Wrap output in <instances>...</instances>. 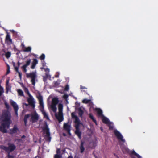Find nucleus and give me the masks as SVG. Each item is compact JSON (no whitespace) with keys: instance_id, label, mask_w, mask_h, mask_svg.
Wrapping results in <instances>:
<instances>
[{"instance_id":"obj_1","label":"nucleus","mask_w":158,"mask_h":158,"mask_svg":"<svg viewBox=\"0 0 158 158\" xmlns=\"http://www.w3.org/2000/svg\"><path fill=\"white\" fill-rule=\"evenodd\" d=\"M2 122L0 126V131L3 133L7 132L6 128L8 129L11 123V114L7 110L3 112L2 117Z\"/></svg>"},{"instance_id":"obj_2","label":"nucleus","mask_w":158,"mask_h":158,"mask_svg":"<svg viewBox=\"0 0 158 158\" xmlns=\"http://www.w3.org/2000/svg\"><path fill=\"white\" fill-rule=\"evenodd\" d=\"M72 118L74 119V123H75V127L76 130L75 133L77 135L80 139H81V132L80 131L79 127L81 123L80 120L78 117L75 115L74 112H72L71 114Z\"/></svg>"},{"instance_id":"obj_3","label":"nucleus","mask_w":158,"mask_h":158,"mask_svg":"<svg viewBox=\"0 0 158 158\" xmlns=\"http://www.w3.org/2000/svg\"><path fill=\"white\" fill-rule=\"evenodd\" d=\"M26 75L27 78L31 79V84L34 86L35 84V81L37 78L36 72H32L29 73H26Z\"/></svg>"},{"instance_id":"obj_4","label":"nucleus","mask_w":158,"mask_h":158,"mask_svg":"<svg viewBox=\"0 0 158 158\" xmlns=\"http://www.w3.org/2000/svg\"><path fill=\"white\" fill-rule=\"evenodd\" d=\"M44 131H45L46 135L45 136V138L46 141L50 142L51 139V137L50 136V133L49 132V129L47 125L43 128Z\"/></svg>"},{"instance_id":"obj_5","label":"nucleus","mask_w":158,"mask_h":158,"mask_svg":"<svg viewBox=\"0 0 158 158\" xmlns=\"http://www.w3.org/2000/svg\"><path fill=\"white\" fill-rule=\"evenodd\" d=\"M63 129L67 132L68 134L69 135H71V134L70 133L71 130V125L68 123H64L63 124Z\"/></svg>"},{"instance_id":"obj_6","label":"nucleus","mask_w":158,"mask_h":158,"mask_svg":"<svg viewBox=\"0 0 158 158\" xmlns=\"http://www.w3.org/2000/svg\"><path fill=\"white\" fill-rule=\"evenodd\" d=\"M114 133L118 139L120 140L123 143L125 142V140L123 139V136L119 131L117 130H115Z\"/></svg>"},{"instance_id":"obj_7","label":"nucleus","mask_w":158,"mask_h":158,"mask_svg":"<svg viewBox=\"0 0 158 158\" xmlns=\"http://www.w3.org/2000/svg\"><path fill=\"white\" fill-rule=\"evenodd\" d=\"M39 119V116L37 113L32 114L31 115V118L30 121L34 123L37 122Z\"/></svg>"},{"instance_id":"obj_8","label":"nucleus","mask_w":158,"mask_h":158,"mask_svg":"<svg viewBox=\"0 0 158 158\" xmlns=\"http://www.w3.org/2000/svg\"><path fill=\"white\" fill-rule=\"evenodd\" d=\"M31 62V60L30 59H27L26 61V64L21 67V68L23 69L25 73L27 72V69L26 68L30 64Z\"/></svg>"},{"instance_id":"obj_9","label":"nucleus","mask_w":158,"mask_h":158,"mask_svg":"<svg viewBox=\"0 0 158 158\" xmlns=\"http://www.w3.org/2000/svg\"><path fill=\"white\" fill-rule=\"evenodd\" d=\"M11 105L14 109L15 114L16 116H18V111L19 109L18 106L16 103L13 101L11 102Z\"/></svg>"},{"instance_id":"obj_10","label":"nucleus","mask_w":158,"mask_h":158,"mask_svg":"<svg viewBox=\"0 0 158 158\" xmlns=\"http://www.w3.org/2000/svg\"><path fill=\"white\" fill-rule=\"evenodd\" d=\"M18 130L19 129L17 126L15 125L12 129H10L9 133L11 135H13L16 133Z\"/></svg>"},{"instance_id":"obj_11","label":"nucleus","mask_w":158,"mask_h":158,"mask_svg":"<svg viewBox=\"0 0 158 158\" xmlns=\"http://www.w3.org/2000/svg\"><path fill=\"white\" fill-rule=\"evenodd\" d=\"M55 116L59 122L60 123L63 121L64 118L63 113H58V114L56 113Z\"/></svg>"},{"instance_id":"obj_12","label":"nucleus","mask_w":158,"mask_h":158,"mask_svg":"<svg viewBox=\"0 0 158 158\" xmlns=\"http://www.w3.org/2000/svg\"><path fill=\"white\" fill-rule=\"evenodd\" d=\"M8 152H11L13 151L16 148V146L13 144L8 143Z\"/></svg>"},{"instance_id":"obj_13","label":"nucleus","mask_w":158,"mask_h":158,"mask_svg":"<svg viewBox=\"0 0 158 158\" xmlns=\"http://www.w3.org/2000/svg\"><path fill=\"white\" fill-rule=\"evenodd\" d=\"M122 150L124 153H129L130 150L129 149L125 146L122 145L121 146Z\"/></svg>"},{"instance_id":"obj_14","label":"nucleus","mask_w":158,"mask_h":158,"mask_svg":"<svg viewBox=\"0 0 158 158\" xmlns=\"http://www.w3.org/2000/svg\"><path fill=\"white\" fill-rule=\"evenodd\" d=\"M5 42L8 44H10L12 43V40L10 38V36L8 34L6 35Z\"/></svg>"},{"instance_id":"obj_15","label":"nucleus","mask_w":158,"mask_h":158,"mask_svg":"<svg viewBox=\"0 0 158 158\" xmlns=\"http://www.w3.org/2000/svg\"><path fill=\"white\" fill-rule=\"evenodd\" d=\"M23 90L25 93L29 96V98L28 99H33L32 96L31 95L28 89L25 86L23 87Z\"/></svg>"},{"instance_id":"obj_16","label":"nucleus","mask_w":158,"mask_h":158,"mask_svg":"<svg viewBox=\"0 0 158 158\" xmlns=\"http://www.w3.org/2000/svg\"><path fill=\"white\" fill-rule=\"evenodd\" d=\"M38 60L36 59H33V61L32 63V65L31 66V68L32 69H34L37 64H38Z\"/></svg>"},{"instance_id":"obj_17","label":"nucleus","mask_w":158,"mask_h":158,"mask_svg":"<svg viewBox=\"0 0 158 158\" xmlns=\"http://www.w3.org/2000/svg\"><path fill=\"white\" fill-rule=\"evenodd\" d=\"M85 143L84 142L81 141V145L80 147V152L81 153H83L85 150V148L84 147V144Z\"/></svg>"},{"instance_id":"obj_18","label":"nucleus","mask_w":158,"mask_h":158,"mask_svg":"<svg viewBox=\"0 0 158 158\" xmlns=\"http://www.w3.org/2000/svg\"><path fill=\"white\" fill-rule=\"evenodd\" d=\"M31 116V115L30 114H28L24 116L23 120L24 122V124L25 126L26 125V124L27 122V119L30 116Z\"/></svg>"},{"instance_id":"obj_19","label":"nucleus","mask_w":158,"mask_h":158,"mask_svg":"<svg viewBox=\"0 0 158 158\" xmlns=\"http://www.w3.org/2000/svg\"><path fill=\"white\" fill-rule=\"evenodd\" d=\"M29 105L34 107L35 106V102L34 99H27Z\"/></svg>"},{"instance_id":"obj_20","label":"nucleus","mask_w":158,"mask_h":158,"mask_svg":"<svg viewBox=\"0 0 158 158\" xmlns=\"http://www.w3.org/2000/svg\"><path fill=\"white\" fill-rule=\"evenodd\" d=\"M103 118L102 119V122L105 124H108L109 123V121L108 118L106 117L103 116Z\"/></svg>"},{"instance_id":"obj_21","label":"nucleus","mask_w":158,"mask_h":158,"mask_svg":"<svg viewBox=\"0 0 158 158\" xmlns=\"http://www.w3.org/2000/svg\"><path fill=\"white\" fill-rule=\"evenodd\" d=\"M89 117L91 118V119L93 121L94 123L96 125H97L96 120L94 118V117L92 114L91 113H90L89 114Z\"/></svg>"},{"instance_id":"obj_22","label":"nucleus","mask_w":158,"mask_h":158,"mask_svg":"<svg viewBox=\"0 0 158 158\" xmlns=\"http://www.w3.org/2000/svg\"><path fill=\"white\" fill-rule=\"evenodd\" d=\"M131 155H135L137 157V158H142L141 157L136 153L134 150L132 151L131 152Z\"/></svg>"},{"instance_id":"obj_23","label":"nucleus","mask_w":158,"mask_h":158,"mask_svg":"<svg viewBox=\"0 0 158 158\" xmlns=\"http://www.w3.org/2000/svg\"><path fill=\"white\" fill-rule=\"evenodd\" d=\"M97 113L99 116H103L102 115V110L100 108H98L96 109Z\"/></svg>"},{"instance_id":"obj_24","label":"nucleus","mask_w":158,"mask_h":158,"mask_svg":"<svg viewBox=\"0 0 158 158\" xmlns=\"http://www.w3.org/2000/svg\"><path fill=\"white\" fill-rule=\"evenodd\" d=\"M78 114L79 116L81 117H82V115L84 113L83 111L82 110L81 108H79L78 110Z\"/></svg>"},{"instance_id":"obj_25","label":"nucleus","mask_w":158,"mask_h":158,"mask_svg":"<svg viewBox=\"0 0 158 158\" xmlns=\"http://www.w3.org/2000/svg\"><path fill=\"white\" fill-rule=\"evenodd\" d=\"M63 105L62 104H60L58 106L59 113H62Z\"/></svg>"},{"instance_id":"obj_26","label":"nucleus","mask_w":158,"mask_h":158,"mask_svg":"<svg viewBox=\"0 0 158 158\" xmlns=\"http://www.w3.org/2000/svg\"><path fill=\"white\" fill-rule=\"evenodd\" d=\"M51 108L53 111L54 112H55L56 110V106H55V104H52V105L51 106Z\"/></svg>"},{"instance_id":"obj_27","label":"nucleus","mask_w":158,"mask_h":158,"mask_svg":"<svg viewBox=\"0 0 158 158\" xmlns=\"http://www.w3.org/2000/svg\"><path fill=\"white\" fill-rule=\"evenodd\" d=\"M17 92L18 94V95L20 96H23L24 94H23V91L20 89H18L17 90Z\"/></svg>"},{"instance_id":"obj_28","label":"nucleus","mask_w":158,"mask_h":158,"mask_svg":"<svg viewBox=\"0 0 158 158\" xmlns=\"http://www.w3.org/2000/svg\"><path fill=\"white\" fill-rule=\"evenodd\" d=\"M6 94H8L9 90H10L11 87L10 85H6Z\"/></svg>"},{"instance_id":"obj_29","label":"nucleus","mask_w":158,"mask_h":158,"mask_svg":"<svg viewBox=\"0 0 158 158\" xmlns=\"http://www.w3.org/2000/svg\"><path fill=\"white\" fill-rule=\"evenodd\" d=\"M42 114L44 116V117L46 118L47 119H48L49 118L46 113L44 110L42 111Z\"/></svg>"},{"instance_id":"obj_30","label":"nucleus","mask_w":158,"mask_h":158,"mask_svg":"<svg viewBox=\"0 0 158 158\" xmlns=\"http://www.w3.org/2000/svg\"><path fill=\"white\" fill-rule=\"evenodd\" d=\"M15 71L18 73L19 74V76L20 79L22 77V73L19 71L18 67L15 68Z\"/></svg>"},{"instance_id":"obj_31","label":"nucleus","mask_w":158,"mask_h":158,"mask_svg":"<svg viewBox=\"0 0 158 158\" xmlns=\"http://www.w3.org/2000/svg\"><path fill=\"white\" fill-rule=\"evenodd\" d=\"M0 148L3 150H5L6 151L8 152V147L2 145L1 146Z\"/></svg>"},{"instance_id":"obj_32","label":"nucleus","mask_w":158,"mask_h":158,"mask_svg":"<svg viewBox=\"0 0 158 158\" xmlns=\"http://www.w3.org/2000/svg\"><path fill=\"white\" fill-rule=\"evenodd\" d=\"M31 48L30 47H28L26 48L25 49L23 50L24 52H30L31 50Z\"/></svg>"},{"instance_id":"obj_33","label":"nucleus","mask_w":158,"mask_h":158,"mask_svg":"<svg viewBox=\"0 0 158 158\" xmlns=\"http://www.w3.org/2000/svg\"><path fill=\"white\" fill-rule=\"evenodd\" d=\"M52 104H55V106H56V105L57 104L58 102L59 101V99H52Z\"/></svg>"},{"instance_id":"obj_34","label":"nucleus","mask_w":158,"mask_h":158,"mask_svg":"<svg viewBox=\"0 0 158 158\" xmlns=\"http://www.w3.org/2000/svg\"><path fill=\"white\" fill-rule=\"evenodd\" d=\"M11 55L10 52H8L5 54V56L8 59L10 57Z\"/></svg>"},{"instance_id":"obj_35","label":"nucleus","mask_w":158,"mask_h":158,"mask_svg":"<svg viewBox=\"0 0 158 158\" xmlns=\"http://www.w3.org/2000/svg\"><path fill=\"white\" fill-rule=\"evenodd\" d=\"M39 103L40 106L43 108H44V103L43 99H39Z\"/></svg>"},{"instance_id":"obj_36","label":"nucleus","mask_w":158,"mask_h":158,"mask_svg":"<svg viewBox=\"0 0 158 158\" xmlns=\"http://www.w3.org/2000/svg\"><path fill=\"white\" fill-rule=\"evenodd\" d=\"M36 97L38 99L43 98L42 96L40 93H38L36 94Z\"/></svg>"},{"instance_id":"obj_37","label":"nucleus","mask_w":158,"mask_h":158,"mask_svg":"<svg viewBox=\"0 0 158 158\" xmlns=\"http://www.w3.org/2000/svg\"><path fill=\"white\" fill-rule=\"evenodd\" d=\"M60 84V82L59 80H58L54 82V85L55 86H57Z\"/></svg>"},{"instance_id":"obj_38","label":"nucleus","mask_w":158,"mask_h":158,"mask_svg":"<svg viewBox=\"0 0 158 158\" xmlns=\"http://www.w3.org/2000/svg\"><path fill=\"white\" fill-rule=\"evenodd\" d=\"M20 64H21V63L19 61H18L17 63L18 66L16 67V66H15V63L13 62V66L15 68H15L16 67H18V69L19 68V67Z\"/></svg>"},{"instance_id":"obj_39","label":"nucleus","mask_w":158,"mask_h":158,"mask_svg":"<svg viewBox=\"0 0 158 158\" xmlns=\"http://www.w3.org/2000/svg\"><path fill=\"white\" fill-rule=\"evenodd\" d=\"M4 92L3 88L0 89V97L3 95V94Z\"/></svg>"},{"instance_id":"obj_40","label":"nucleus","mask_w":158,"mask_h":158,"mask_svg":"<svg viewBox=\"0 0 158 158\" xmlns=\"http://www.w3.org/2000/svg\"><path fill=\"white\" fill-rule=\"evenodd\" d=\"M45 58V55L43 53L40 57V59L41 60H44Z\"/></svg>"},{"instance_id":"obj_41","label":"nucleus","mask_w":158,"mask_h":158,"mask_svg":"<svg viewBox=\"0 0 158 158\" xmlns=\"http://www.w3.org/2000/svg\"><path fill=\"white\" fill-rule=\"evenodd\" d=\"M91 101V99H83V102L84 103H88Z\"/></svg>"},{"instance_id":"obj_42","label":"nucleus","mask_w":158,"mask_h":158,"mask_svg":"<svg viewBox=\"0 0 158 158\" xmlns=\"http://www.w3.org/2000/svg\"><path fill=\"white\" fill-rule=\"evenodd\" d=\"M61 156L59 154H56L54 156V158H61Z\"/></svg>"},{"instance_id":"obj_43","label":"nucleus","mask_w":158,"mask_h":158,"mask_svg":"<svg viewBox=\"0 0 158 158\" xmlns=\"http://www.w3.org/2000/svg\"><path fill=\"white\" fill-rule=\"evenodd\" d=\"M69 89V85H65V87L64 89V90L65 91H68Z\"/></svg>"},{"instance_id":"obj_44","label":"nucleus","mask_w":158,"mask_h":158,"mask_svg":"<svg viewBox=\"0 0 158 158\" xmlns=\"http://www.w3.org/2000/svg\"><path fill=\"white\" fill-rule=\"evenodd\" d=\"M69 95L67 94H64L62 96L63 99H67Z\"/></svg>"},{"instance_id":"obj_45","label":"nucleus","mask_w":158,"mask_h":158,"mask_svg":"<svg viewBox=\"0 0 158 158\" xmlns=\"http://www.w3.org/2000/svg\"><path fill=\"white\" fill-rule=\"evenodd\" d=\"M5 105L6 108L7 109H9V105L7 103V102H5Z\"/></svg>"},{"instance_id":"obj_46","label":"nucleus","mask_w":158,"mask_h":158,"mask_svg":"<svg viewBox=\"0 0 158 158\" xmlns=\"http://www.w3.org/2000/svg\"><path fill=\"white\" fill-rule=\"evenodd\" d=\"M47 78L44 76L43 77V80L44 82H46Z\"/></svg>"},{"instance_id":"obj_47","label":"nucleus","mask_w":158,"mask_h":158,"mask_svg":"<svg viewBox=\"0 0 158 158\" xmlns=\"http://www.w3.org/2000/svg\"><path fill=\"white\" fill-rule=\"evenodd\" d=\"M8 158H14V157L12 155H10L9 153L8 154Z\"/></svg>"},{"instance_id":"obj_48","label":"nucleus","mask_w":158,"mask_h":158,"mask_svg":"<svg viewBox=\"0 0 158 158\" xmlns=\"http://www.w3.org/2000/svg\"><path fill=\"white\" fill-rule=\"evenodd\" d=\"M56 153L57 154H59L60 155V149H57L56 151Z\"/></svg>"},{"instance_id":"obj_49","label":"nucleus","mask_w":158,"mask_h":158,"mask_svg":"<svg viewBox=\"0 0 158 158\" xmlns=\"http://www.w3.org/2000/svg\"><path fill=\"white\" fill-rule=\"evenodd\" d=\"M9 68H10L9 66H8V69H7V70L6 72V75L8 74L10 72V70H9Z\"/></svg>"},{"instance_id":"obj_50","label":"nucleus","mask_w":158,"mask_h":158,"mask_svg":"<svg viewBox=\"0 0 158 158\" xmlns=\"http://www.w3.org/2000/svg\"><path fill=\"white\" fill-rule=\"evenodd\" d=\"M44 77H47V78L49 77L50 78L51 77L49 75L48 73H46L45 76H44Z\"/></svg>"},{"instance_id":"obj_51","label":"nucleus","mask_w":158,"mask_h":158,"mask_svg":"<svg viewBox=\"0 0 158 158\" xmlns=\"http://www.w3.org/2000/svg\"><path fill=\"white\" fill-rule=\"evenodd\" d=\"M109 130H111L113 129V126L110 125H109Z\"/></svg>"},{"instance_id":"obj_52","label":"nucleus","mask_w":158,"mask_h":158,"mask_svg":"<svg viewBox=\"0 0 158 158\" xmlns=\"http://www.w3.org/2000/svg\"><path fill=\"white\" fill-rule=\"evenodd\" d=\"M45 69V71L46 72H49V71H50L49 69H48V68H47L46 69Z\"/></svg>"},{"instance_id":"obj_53","label":"nucleus","mask_w":158,"mask_h":158,"mask_svg":"<svg viewBox=\"0 0 158 158\" xmlns=\"http://www.w3.org/2000/svg\"><path fill=\"white\" fill-rule=\"evenodd\" d=\"M9 80L8 79V80H7L6 81V85H9Z\"/></svg>"},{"instance_id":"obj_54","label":"nucleus","mask_w":158,"mask_h":158,"mask_svg":"<svg viewBox=\"0 0 158 158\" xmlns=\"http://www.w3.org/2000/svg\"><path fill=\"white\" fill-rule=\"evenodd\" d=\"M80 89H86V88L85 87V86H83L82 85H81Z\"/></svg>"},{"instance_id":"obj_55","label":"nucleus","mask_w":158,"mask_h":158,"mask_svg":"<svg viewBox=\"0 0 158 158\" xmlns=\"http://www.w3.org/2000/svg\"><path fill=\"white\" fill-rule=\"evenodd\" d=\"M86 94L88 95H89V99H91L92 98V96H90L89 94H87V93Z\"/></svg>"},{"instance_id":"obj_56","label":"nucleus","mask_w":158,"mask_h":158,"mask_svg":"<svg viewBox=\"0 0 158 158\" xmlns=\"http://www.w3.org/2000/svg\"><path fill=\"white\" fill-rule=\"evenodd\" d=\"M25 138H26V136L24 135H23L21 137V138L22 139H24Z\"/></svg>"},{"instance_id":"obj_57","label":"nucleus","mask_w":158,"mask_h":158,"mask_svg":"<svg viewBox=\"0 0 158 158\" xmlns=\"http://www.w3.org/2000/svg\"><path fill=\"white\" fill-rule=\"evenodd\" d=\"M63 135L64 136H66V134L65 133H63Z\"/></svg>"},{"instance_id":"obj_58","label":"nucleus","mask_w":158,"mask_h":158,"mask_svg":"<svg viewBox=\"0 0 158 158\" xmlns=\"http://www.w3.org/2000/svg\"><path fill=\"white\" fill-rule=\"evenodd\" d=\"M46 64V63H43V66H44Z\"/></svg>"},{"instance_id":"obj_59","label":"nucleus","mask_w":158,"mask_h":158,"mask_svg":"<svg viewBox=\"0 0 158 158\" xmlns=\"http://www.w3.org/2000/svg\"><path fill=\"white\" fill-rule=\"evenodd\" d=\"M131 156L132 158H135V157L133 156L132 155H131Z\"/></svg>"},{"instance_id":"obj_60","label":"nucleus","mask_w":158,"mask_h":158,"mask_svg":"<svg viewBox=\"0 0 158 158\" xmlns=\"http://www.w3.org/2000/svg\"><path fill=\"white\" fill-rule=\"evenodd\" d=\"M68 158H73V157L71 156H69Z\"/></svg>"},{"instance_id":"obj_61","label":"nucleus","mask_w":158,"mask_h":158,"mask_svg":"<svg viewBox=\"0 0 158 158\" xmlns=\"http://www.w3.org/2000/svg\"><path fill=\"white\" fill-rule=\"evenodd\" d=\"M72 96L73 98H74L75 99H76V98L74 96L72 95Z\"/></svg>"},{"instance_id":"obj_62","label":"nucleus","mask_w":158,"mask_h":158,"mask_svg":"<svg viewBox=\"0 0 158 158\" xmlns=\"http://www.w3.org/2000/svg\"><path fill=\"white\" fill-rule=\"evenodd\" d=\"M3 88L0 85V89L1 88Z\"/></svg>"},{"instance_id":"obj_63","label":"nucleus","mask_w":158,"mask_h":158,"mask_svg":"<svg viewBox=\"0 0 158 158\" xmlns=\"http://www.w3.org/2000/svg\"><path fill=\"white\" fill-rule=\"evenodd\" d=\"M100 129H101V131H103V129H102V127H101V128H100Z\"/></svg>"},{"instance_id":"obj_64","label":"nucleus","mask_w":158,"mask_h":158,"mask_svg":"<svg viewBox=\"0 0 158 158\" xmlns=\"http://www.w3.org/2000/svg\"><path fill=\"white\" fill-rule=\"evenodd\" d=\"M94 157H95V158H98L97 156L95 155H94Z\"/></svg>"}]
</instances>
